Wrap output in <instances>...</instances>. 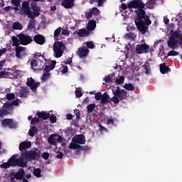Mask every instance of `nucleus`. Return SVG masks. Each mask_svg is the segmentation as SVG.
Segmentation results:
<instances>
[{
  "label": "nucleus",
  "instance_id": "nucleus-48",
  "mask_svg": "<svg viewBox=\"0 0 182 182\" xmlns=\"http://www.w3.org/2000/svg\"><path fill=\"white\" fill-rule=\"evenodd\" d=\"M6 99L9 100H12V99H15V94L14 93H7L6 95Z\"/></svg>",
  "mask_w": 182,
  "mask_h": 182
},
{
  "label": "nucleus",
  "instance_id": "nucleus-64",
  "mask_svg": "<svg viewBox=\"0 0 182 182\" xmlns=\"http://www.w3.org/2000/svg\"><path fill=\"white\" fill-rule=\"evenodd\" d=\"M75 114H76V117H77V119H80L81 113H80V110H76Z\"/></svg>",
  "mask_w": 182,
  "mask_h": 182
},
{
  "label": "nucleus",
  "instance_id": "nucleus-50",
  "mask_svg": "<svg viewBox=\"0 0 182 182\" xmlns=\"http://www.w3.org/2000/svg\"><path fill=\"white\" fill-rule=\"evenodd\" d=\"M92 15H95V16H96L97 15H99V14H100V9H98L96 8V7L92 8Z\"/></svg>",
  "mask_w": 182,
  "mask_h": 182
},
{
  "label": "nucleus",
  "instance_id": "nucleus-10",
  "mask_svg": "<svg viewBox=\"0 0 182 182\" xmlns=\"http://www.w3.org/2000/svg\"><path fill=\"white\" fill-rule=\"evenodd\" d=\"M26 85L33 92H36L38 87L41 86V82H36L35 79H33V77H28L27 79Z\"/></svg>",
  "mask_w": 182,
  "mask_h": 182
},
{
  "label": "nucleus",
  "instance_id": "nucleus-59",
  "mask_svg": "<svg viewBox=\"0 0 182 182\" xmlns=\"http://www.w3.org/2000/svg\"><path fill=\"white\" fill-rule=\"evenodd\" d=\"M68 68L67 65H65L63 66V69L61 72L63 74H65V73H68Z\"/></svg>",
  "mask_w": 182,
  "mask_h": 182
},
{
  "label": "nucleus",
  "instance_id": "nucleus-17",
  "mask_svg": "<svg viewBox=\"0 0 182 182\" xmlns=\"http://www.w3.org/2000/svg\"><path fill=\"white\" fill-rule=\"evenodd\" d=\"M33 41L37 45H44L46 42L45 36L41 34L35 35Z\"/></svg>",
  "mask_w": 182,
  "mask_h": 182
},
{
  "label": "nucleus",
  "instance_id": "nucleus-38",
  "mask_svg": "<svg viewBox=\"0 0 182 182\" xmlns=\"http://www.w3.org/2000/svg\"><path fill=\"white\" fill-rule=\"evenodd\" d=\"M11 75V73H9V72H5L4 70H1L0 72V78L3 77H9V76Z\"/></svg>",
  "mask_w": 182,
  "mask_h": 182
},
{
  "label": "nucleus",
  "instance_id": "nucleus-15",
  "mask_svg": "<svg viewBox=\"0 0 182 182\" xmlns=\"http://www.w3.org/2000/svg\"><path fill=\"white\" fill-rule=\"evenodd\" d=\"M26 48L23 46H18V48H16V58L21 59L24 55H26Z\"/></svg>",
  "mask_w": 182,
  "mask_h": 182
},
{
  "label": "nucleus",
  "instance_id": "nucleus-36",
  "mask_svg": "<svg viewBox=\"0 0 182 182\" xmlns=\"http://www.w3.org/2000/svg\"><path fill=\"white\" fill-rule=\"evenodd\" d=\"M124 38L126 39H135L136 35L133 32H129V33H126Z\"/></svg>",
  "mask_w": 182,
  "mask_h": 182
},
{
  "label": "nucleus",
  "instance_id": "nucleus-42",
  "mask_svg": "<svg viewBox=\"0 0 182 182\" xmlns=\"http://www.w3.org/2000/svg\"><path fill=\"white\" fill-rule=\"evenodd\" d=\"M125 89H127V90H134L135 87L134 86V85H132V83H128L126 84L124 86Z\"/></svg>",
  "mask_w": 182,
  "mask_h": 182
},
{
  "label": "nucleus",
  "instance_id": "nucleus-22",
  "mask_svg": "<svg viewBox=\"0 0 182 182\" xmlns=\"http://www.w3.org/2000/svg\"><path fill=\"white\" fill-rule=\"evenodd\" d=\"M36 114L38 117L43 119V120H46L47 119H49V117H50V113H48V112H37Z\"/></svg>",
  "mask_w": 182,
  "mask_h": 182
},
{
  "label": "nucleus",
  "instance_id": "nucleus-28",
  "mask_svg": "<svg viewBox=\"0 0 182 182\" xmlns=\"http://www.w3.org/2000/svg\"><path fill=\"white\" fill-rule=\"evenodd\" d=\"M37 133H38V129L36 126H33L28 132L29 136H31L32 137H33Z\"/></svg>",
  "mask_w": 182,
  "mask_h": 182
},
{
  "label": "nucleus",
  "instance_id": "nucleus-12",
  "mask_svg": "<svg viewBox=\"0 0 182 182\" xmlns=\"http://www.w3.org/2000/svg\"><path fill=\"white\" fill-rule=\"evenodd\" d=\"M149 50V46L146 43H142V45H136V53L139 55L142 53H147Z\"/></svg>",
  "mask_w": 182,
  "mask_h": 182
},
{
  "label": "nucleus",
  "instance_id": "nucleus-21",
  "mask_svg": "<svg viewBox=\"0 0 182 182\" xmlns=\"http://www.w3.org/2000/svg\"><path fill=\"white\" fill-rule=\"evenodd\" d=\"M97 26L96 21L90 20L87 24V31L90 33V31H95Z\"/></svg>",
  "mask_w": 182,
  "mask_h": 182
},
{
  "label": "nucleus",
  "instance_id": "nucleus-37",
  "mask_svg": "<svg viewBox=\"0 0 182 182\" xmlns=\"http://www.w3.org/2000/svg\"><path fill=\"white\" fill-rule=\"evenodd\" d=\"M113 76H114V73H113L112 75H106L105 77V81L107 83H111L112 82Z\"/></svg>",
  "mask_w": 182,
  "mask_h": 182
},
{
  "label": "nucleus",
  "instance_id": "nucleus-20",
  "mask_svg": "<svg viewBox=\"0 0 182 182\" xmlns=\"http://www.w3.org/2000/svg\"><path fill=\"white\" fill-rule=\"evenodd\" d=\"M26 174L25 170L23 168H19V170L15 173L14 177L16 180H22Z\"/></svg>",
  "mask_w": 182,
  "mask_h": 182
},
{
  "label": "nucleus",
  "instance_id": "nucleus-45",
  "mask_svg": "<svg viewBox=\"0 0 182 182\" xmlns=\"http://www.w3.org/2000/svg\"><path fill=\"white\" fill-rule=\"evenodd\" d=\"M111 100L114 102L115 105L117 103H119V96H117L116 95H114V97L111 98Z\"/></svg>",
  "mask_w": 182,
  "mask_h": 182
},
{
  "label": "nucleus",
  "instance_id": "nucleus-4",
  "mask_svg": "<svg viewBox=\"0 0 182 182\" xmlns=\"http://www.w3.org/2000/svg\"><path fill=\"white\" fill-rule=\"evenodd\" d=\"M41 157V150L34 147L31 150L23 151V161H31V160H37Z\"/></svg>",
  "mask_w": 182,
  "mask_h": 182
},
{
  "label": "nucleus",
  "instance_id": "nucleus-49",
  "mask_svg": "<svg viewBox=\"0 0 182 182\" xmlns=\"http://www.w3.org/2000/svg\"><path fill=\"white\" fill-rule=\"evenodd\" d=\"M95 97L96 100H102V95L101 93V92H98L97 93H95Z\"/></svg>",
  "mask_w": 182,
  "mask_h": 182
},
{
  "label": "nucleus",
  "instance_id": "nucleus-16",
  "mask_svg": "<svg viewBox=\"0 0 182 182\" xmlns=\"http://www.w3.org/2000/svg\"><path fill=\"white\" fill-rule=\"evenodd\" d=\"M89 49L86 48V46H84L83 48H79L77 54L80 58H87L89 55Z\"/></svg>",
  "mask_w": 182,
  "mask_h": 182
},
{
  "label": "nucleus",
  "instance_id": "nucleus-3",
  "mask_svg": "<svg viewBox=\"0 0 182 182\" xmlns=\"http://www.w3.org/2000/svg\"><path fill=\"white\" fill-rule=\"evenodd\" d=\"M182 46V33L178 31H171V35L168 39V46L171 49H178Z\"/></svg>",
  "mask_w": 182,
  "mask_h": 182
},
{
  "label": "nucleus",
  "instance_id": "nucleus-60",
  "mask_svg": "<svg viewBox=\"0 0 182 182\" xmlns=\"http://www.w3.org/2000/svg\"><path fill=\"white\" fill-rule=\"evenodd\" d=\"M3 166L5 168H9L10 167V159H9L7 163H4Z\"/></svg>",
  "mask_w": 182,
  "mask_h": 182
},
{
  "label": "nucleus",
  "instance_id": "nucleus-34",
  "mask_svg": "<svg viewBox=\"0 0 182 182\" xmlns=\"http://www.w3.org/2000/svg\"><path fill=\"white\" fill-rule=\"evenodd\" d=\"M12 28H13V29H16V30H22L23 29V26H22L21 23H20L19 22H14V23H13V25H12Z\"/></svg>",
  "mask_w": 182,
  "mask_h": 182
},
{
  "label": "nucleus",
  "instance_id": "nucleus-54",
  "mask_svg": "<svg viewBox=\"0 0 182 182\" xmlns=\"http://www.w3.org/2000/svg\"><path fill=\"white\" fill-rule=\"evenodd\" d=\"M61 32V28H58V29H55V32H54V37H58L60 33Z\"/></svg>",
  "mask_w": 182,
  "mask_h": 182
},
{
  "label": "nucleus",
  "instance_id": "nucleus-58",
  "mask_svg": "<svg viewBox=\"0 0 182 182\" xmlns=\"http://www.w3.org/2000/svg\"><path fill=\"white\" fill-rule=\"evenodd\" d=\"M75 95H76V96H77V97H81V96H82V93L81 90H75Z\"/></svg>",
  "mask_w": 182,
  "mask_h": 182
},
{
  "label": "nucleus",
  "instance_id": "nucleus-43",
  "mask_svg": "<svg viewBox=\"0 0 182 182\" xmlns=\"http://www.w3.org/2000/svg\"><path fill=\"white\" fill-rule=\"evenodd\" d=\"M124 82V76H119L117 79H116V83L117 85H122Z\"/></svg>",
  "mask_w": 182,
  "mask_h": 182
},
{
  "label": "nucleus",
  "instance_id": "nucleus-29",
  "mask_svg": "<svg viewBox=\"0 0 182 182\" xmlns=\"http://www.w3.org/2000/svg\"><path fill=\"white\" fill-rule=\"evenodd\" d=\"M38 65L39 63L36 59H33L31 60V68L33 69V70H38Z\"/></svg>",
  "mask_w": 182,
  "mask_h": 182
},
{
  "label": "nucleus",
  "instance_id": "nucleus-24",
  "mask_svg": "<svg viewBox=\"0 0 182 182\" xmlns=\"http://www.w3.org/2000/svg\"><path fill=\"white\" fill-rule=\"evenodd\" d=\"M78 36H80L81 38H85L87 36H89L90 32H88L87 29H85V28H82V29H79L77 32Z\"/></svg>",
  "mask_w": 182,
  "mask_h": 182
},
{
  "label": "nucleus",
  "instance_id": "nucleus-55",
  "mask_svg": "<svg viewBox=\"0 0 182 182\" xmlns=\"http://www.w3.org/2000/svg\"><path fill=\"white\" fill-rule=\"evenodd\" d=\"M40 122L39 117H33L31 120V124H36Z\"/></svg>",
  "mask_w": 182,
  "mask_h": 182
},
{
  "label": "nucleus",
  "instance_id": "nucleus-52",
  "mask_svg": "<svg viewBox=\"0 0 182 182\" xmlns=\"http://www.w3.org/2000/svg\"><path fill=\"white\" fill-rule=\"evenodd\" d=\"M49 77H50V74L46 72V73H43L42 76V80L44 81H46L48 80V79H49Z\"/></svg>",
  "mask_w": 182,
  "mask_h": 182
},
{
  "label": "nucleus",
  "instance_id": "nucleus-18",
  "mask_svg": "<svg viewBox=\"0 0 182 182\" xmlns=\"http://www.w3.org/2000/svg\"><path fill=\"white\" fill-rule=\"evenodd\" d=\"M28 94V89H27L26 87H21L16 92V95L19 96V97H27Z\"/></svg>",
  "mask_w": 182,
  "mask_h": 182
},
{
  "label": "nucleus",
  "instance_id": "nucleus-63",
  "mask_svg": "<svg viewBox=\"0 0 182 182\" xmlns=\"http://www.w3.org/2000/svg\"><path fill=\"white\" fill-rule=\"evenodd\" d=\"M107 124H114V119H109L107 120Z\"/></svg>",
  "mask_w": 182,
  "mask_h": 182
},
{
  "label": "nucleus",
  "instance_id": "nucleus-57",
  "mask_svg": "<svg viewBox=\"0 0 182 182\" xmlns=\"http://www.w3.org/2000/svg\"><path fill=\"white\" fill-rule=\"evenodd\" d=\"M42 157L45 159V160H48V159H49V153L44 151V153L42 154Z\"/></svg>",
  "mask_w": 182,
  "mask_h": 182
},
{
  "label": "nucleus",
  "instance_id": "nucleus-32",
  "mask_svg": "<svg viewBox=\"0 0 182 182\" xmlns=\"http://www.w3.org/2000/svg\"><path fill=\"white\" fill-rule=\"evenodd\" d=\"M12 42H13V46H16V48H18V46L20 45V41L16 38V36H12Z\"/></svg>",
  "mask_w": 182,
  "mask_h": 182
},
{
  "label": "nucleus",
  "instance_id": "nucleus-25",
  "mask_svg": "<svg viewBox=\"0 0 182 182\" xmlns=\"http://www.w3.org/2000/svg\"><path fill=\"white\" fill-rule=\"evenodd\" d=\"M56 66V60H52L51 61V65L49 66L48 65H46L44 71L46 72L47 73H49L50 70H53Z\"/></svg>",
  "mask_w": 182,
  "mask_h": 182
},
{
  "label": "nucleus",
  "instance_id": "nucleus-35",
  "mask_svg": "<svg viewBox=\"0 0 182 182\" xmlns=\"http://www.w3.org/2000/svg\"><path fill=\"white\" fill-rule=\"evenodd\" d=\"M96 107V105L95 103H91L90 105H88L87 106V112L88 113H92V112H93L94 109Z\"/></svg>",
  "mask_w": 182,
  "mask_h": 182
},
{
  "label": "nucleus",
  "instance_id": "nucleus-7",
  "mask_svg": "<svg viewBox=\"0 0 182 182\" xmlns=\"http://www.w3.org/2000/svg\"><path fill=\"white\" fill-rule=\"evenodd\" d=\"M11 166H18L19 167H27V161H23V151H22L21 156L16 159L14 156L9 159V167Z\"/></svg>",
  "mask_w": 182,
  "mask_h": 182
},
{
  "label": "nucleus",
  "instance_id": "nucleus-53",
  "mask_svg": "<svg viewBox=\"0 0 182 182\" xmlns=\"http://www.w3.org/2000/svg\"><path fill=\"white\" fill-rule=\"evenodd\" d=\"M85 17L87 19H91L92 18V9L90 12H86Z\"/></svg>",
  "mask_w": 182,
  "mask_h": 182
},
{
  "label": "nucleus",
  "instance_id": "nucleus-27",
  "mask_svg": "<svg viewBox=\"0 0 182 182\" xmlns=\"http://www.w3.org/2000/svg\"><path fill=\"white\" fill-rule=\"evenodd\" d=\"M109 96L107 92H105L103 95H102V99H101V103L103 105H105L106 103H108L109 102Z\"/></svg>",
  "mask_w": 182,
  "mask_h": 182
},
{
  "label": "nucleus",
  "instance_id": "nucleus-11",
  "mask_svg": "<svg viewBox=\"0 0 182 182\" xmlns=\"http://www.w3.org/2000/svg\"><path fill=\"white\" fill-rule=\"evenodd\" d=\"M4 127H9L10 129H16L18 126L17 122H14L13 119H4L1 122Z\"/></svg>",
  "mask_w": 182,
  "mask_h": 182
},
{
  "label": "nucleus",
  "instance_id": "nucleus-1",
  "mask_svg": "<svg viewBox=\"0 0 182 182\" xmlns=\"http://www.w3.org/2000/svg\"><path fill=\"white\" fill-rule=\"evenodd\" d=\"M146 4H144L141 0H133L128 4V8L131 9L134 8L136 9L135 14L136 17L135 18V25L141 33H146L149 31V26L151 24V21L146 14Z\"/></svg>",
  "mask_w": 182,
  "mask_h": 182
},
{
  "label": "nucleus",
  "instance_id": "nucleus-61",
  "mask_svg": "<svg viewBox=\"0 0 182 182\" xmlns=\"http://www.w3.org/2000/svg\"><path fill=\"white\" fill-rule=\"evenodd\" d=\"M73 60L72 58H68L65 62H64L66 65H71Z\"/></svg>",
  "mask_w": 182,
  "mask_h": 182
},
{
  "label": "nucleus",
  "instance_id": "nucleus-39",
  "mask_svg": "<svg viewBox=\"0 0 182 182\" xmlns=\"http://www.w3.org/2000/svg\"><path fill=\"white\" fill-rule=\"evenodd\" d=\"M33 173L34 176H36V177H41V168H34Z\"/></svg>",
  "mask_w": 182,
  "mask_h": 182
},
{
  "label": "nucleus",
  "instance_id": "nucleus-40",
  "mask_svg": "<svg viewBox=\"0 0 182 182\" xmlns=\"http://www.w3.org/2000/svg\"><path fill=\"white\" fill-rule=\"evenodd\" d=\"M156 0H149L148 1V2H146V4H145L146 8H149L151 9L152 6L156 4Z\"/></svg>",
  "mask_w": 182,
  "mask_h": 182
},
{
  "label": "nucleus",
  "instance_id": "nucleus-51",
  "mask_svg": "<svg viewBox=\"0 0 182 182\" xmlns=\"http://www.w3.org/2000/svg\"><path fill=\"white\" fill-rule=\"evenodd\" d=\"M56 116L55 114H51V116L50 117V123H56Z\"/></svg>",
  "mask_w": 182,
  "mask_h": 182
},
{
  "label": "nucleus",
  "instance_id": "nucleus-23",
  "mask_svg": "<svg viewBox=\"0 0 182 182\" xmlns=\"http://www.w3.org/2000/svg\"><path fill=\"white\" fill-rule=\"evenodd\" d=\"M32 143L31 141H22L19 144V150L22 151L25 149H28L29 147H31Z\"/></svg>",
  "mask_w": 182,
  "mask_h": 182
},
{
  "label": "nucleus",
  "instance_id": "nucleus-19",
  "mask_svg": "<svg viewBox=\"0 0 182 182\" xmlns=\"http://www.w3.org/2000/svg\"><path fill=\"white\" fill-rule=\"evenodd\" d=\"M75 0H63L61 2V5L66 9H71L73 8Z\"/></svg>",
  "mask_w": 182,
  "mask_h": 182
},
{
  "label": "nucleus",
  "instance_id": "nucleus-33",
  "mask_svg": "<svg viewBox=\"0 0 182 182\" xmlns=\"http://www.w3.org/2000/svg\"><path fill=\"white\" fill-rule=\"evenodd\" d=\"M143 68L145 70V73L149 74L150 73L151 68L149 62H145V63L143 65Z\"/></svg>",
  "mask_w": 182,
  "mask_h": 182
},
{
  "label": "nucleus",
  "instance_id": "nucleus-56",
  "mask_svg": "<svg viewBox=\"0 0 182 182\" xmlns=\"http://www.w3.org/2000/svg\"><path fill=\"white\" fill-rule=\"evenodd\" d=\"M64 154L62 151H57L56 157L57 159H63Z\"/></svg>",
  "mask_w": 182,
  "mask_h": 182
},
{
  "label": "nucleus",
  "instance_id": "nucleus-30",
  "mask_svg": "<svg viewBox=\"0 0 182 182\" xmlns=\"http://www.w3.org/2000/svg\"><path fill=\"white\" fill-rule=\"evenodd\" d=\"M31 21L28 24V29H35L36 28V21L33 18H30Z\"/></svg>",
  "mask_w": 182,
  "mask_h": 182
},
{
  "label": "nucleus",
  "instance_id": "nucleus-62",
  "mask_svg": "<svg viewBox=\"0 0 182 182\" xmlns=\"http://www.w3.org/2000/svg\"><path fill=\"white\" fill-rule=\"evenodd\" d=\"M100 130L101 132H107V129H106V127H104V126H102V124H100Z\"/></svg>",
  "mask_w": 182,
  "mask_h": 182
},
{
  "label": "nucleus",
  "instance_id": "nucleus-41",
  "mask_svg": "<svg viewBox=\"0 0 182 182\" xmlns=\"http://www.w3.org/2000/svg\"><path fill=\"white\" fill-rule=\"evenodd\" d=\"M39 63H40V65H38V68H37V70H43L45 68V65H46V63H45L43 60H39Z\"/></svg>",
  "mask_w": 182,
  "mask_h": 182
},
{
  "label": "nucleus",
  "instance_id": "nucleus-13",
  "mask_svg": "<svg viewBox=\"0 0 182 182\" xmlns=\"http://www.w3.org/2000/svg\"><path fill=\"white\" fill-rule=\"evenodd\" d=\"M63 140V137L58 134H51L48 138V141L50 144H56L57 141L60 143Z\"/></svg>",
  "mask_w": 182,
  "mask_h": 182
},
{
  "label": "nucleus",
  "instance_id": "nucleus-9",
  "mask_svg": "<svg viewBox=\"0 0 182 182\" xmlns=\"http://www.w3.org/2000/svg\"><path fill=\"white\" fill-rule=\"evenodd\" d=\"M17 37L19 39V42L21 45H23V46H26L27 45H30L33 42V38L29 35H26L25 33H19L17 35Z\"/></svg>",
  "mask_w": 182,
  "mask_h": 182
},
{
  "label": "nucleus",
  "instance_id": "nucleus-44",
  "mask_svg": "<svg viewBox=\"0 0 182 182\" xmlns=\"http://www.w3.org/2000/svg\"><path fill=\"white\" fill-rule=\"evenodd\" d=\"M11 2L12 4V5H14V7L21 6V0H11Z\"/></svg>",
  "mask_w": 182,
  "mask_h": 182
},
{
  "label": "nucleus",
  "instance_id": "nucleus-8",
  "mask_svg": "<svg viewBox=\"0 0 182 182\" xmlns=\"http://www.w3.org/2000/svg\"><path fill=\"white\" fill-rule=\"evenodd\" d=\"M72 143H70L69 148L73 149L72 147V144H78L79 146H81V144H85L86 143V139L85 136L84 134H75L72 139ZM73 149H75V148Z\"/></svg>",
  "mask_w": 182,
  "mask_h": 182
},
{
  "label": "nucleus",
  "instance_id": "nucleus-26",
  "mask_svg": "<svg viewBox=\"0 0 182 182\" xmlns=\"http://www.w3.org/2000/svg\"><path fill=\"white\" fill-rule=\"evenodd\" d=\"M159 66H160L161 73H162L163 75L168 73L171 70L169 66H166V63H161Z\"/></svg>",
  "mask_w": 182,
  "mask_h": 182
},
{
  "label": "nucleus",
  "instance_id": "nucleus-46",
  "mask_svg": "<svg viewBox=\"0 0 182 182\" xmlns=\"http://www.w3.org/2000/svg\"><path fill=\"white\" fill-rule=\"evenodd\" d=\"M178 55L179 53L176 50H170V52L168 53V56H178Z\"/></svg>",
  "mask_w": 182,
  "mask_h": 182
},
{
  "label": "nucleus",
  "instance_id": "nucleus-2",
  "mask_svg": "<svg viewBox=\"0 0 182 182\" xmlns=\"http://www.w3.org/2000/svg\"><path fill=\"white\" fill-rule=\"evenodd\" d=\"M31 8L33 9V12L30 7V2L28 1H24L22 3V11L27 15L28 18H32L35 20V18L40 16L41 9L40 6L37 5V4H34V5H31Z\"/></svg>",
  "mask_w": 182,
  "mask_h": 182
},
{
  "label": "nucleus",
  "instance_id": "nucleus-5",
  "mask_svg": "<svg viewBox=\"0 0 182 182\" xmlns=\"http://www.w3.org/2000/svg\"><path fill=\"white\" fill-rule=\"evenodd\" d=\"M14 106H18V103L17 100H14L13 103H4L2 107H0V117H4L8 114H11L14 112Z\"/></svg>",
  "mask_w": 182,
  "mask_h": 182
},
{
  "label": "nucleus",
  "instance_id": "nucleus-14",
  "mask_svg": "<svg viewBox=\"0 0 182 182\" xmlns=\"http://www.w3.org/2000/svg\"><path fill=\"white\" fill-rule=\"evenodd\" d=\"M114 95L118 96L119 100H123L124 99H127V92L124 90V89H120V87H117V90L114 92Z\"/></svg>",
  "mask_w": 182,
  "mask_h": 182
},
{
  "label": "nucleus",
  "instance_id": "nucleus-47",
  "mask_svg": "<svg viewBox=\"0 0 182 182\" xmlns=\"http://www.w3.org/2000/svg\"><path fill=\"white\" fill-rule=\"evenodd\" d=\"M86 46L87 49H93V48H95V45L92 41L86 42Z\"/></svg>",
  "mask_w": 182,
  "mask_h": 182
},
{
  "label": "nucleus",
  "instance_id": "nucleus-31",
  "mask_svg": "<svg viewBox=\"0 0 182 182\" xmlns=\"http://www.w3.org/2000/svg\"><path fill=\"white\" fill-rule=\"evenodd\" d=\"M71 147H73L75 149H80V150H89L88 146H80L79 144H72Z\"/></svg>",
  "mask_w": 182,
  "mask_h": 182
},
{
  "label": "nucleus",
  "instance_id": "nucleus-6",
  "mask_svg": "<svg viewBox=\"0 0 182 182\" xmlns=\"http://www.w3.org/2000/svg\"><path fill=\"white\" fill-rule=\"evenodd\" d=\"M53 49L55 58H61L65 49H66V46L63 42H54Z\"/></svg>",
  "mask_w": 182,
  "mask_h": 182
}]
</instances>
